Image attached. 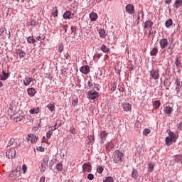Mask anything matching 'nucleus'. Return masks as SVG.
Segmentation results:
<instances>
[{"instance_id": "nucleus-1", "label": "nucleus", "mask_w": 182, "mask_h": 182, "mask_svg": "<svg viewBox=\"0 0 182 182\" xmlns=\"http://www.w3.org/2000/svg\"><path fill=\"white\" fill-rule=\"evenodd\" d=\"M176 140H177V136H176V134L170 131L168 132V136H167L165 139V143L166 146H171V144H173V143H176Z\"/></svg>"}, {"instance_id": "nucleus-2", "label": "nucleus", "mask_w": 182, "mask_h": 182, "mask_svg": "<svg viewBox=\"0 0 182 182\" xmlns=\"http://www.w3.org/2000/svg\"><path fill=\"white\" fill-rule=\"evenodd\" d=\"M22 176V173H21V166H18L16 168V170L11 172L9 175L10 180H17Z\"/></svg>"}, {"instance_id": "nucleus-3", "label": "nucleus", "mask_w": 182, "mask_h": 182, "mask_svg": "<svg viewBox=\"0 0 182 182\" xmlns=\"http://www.w3.org/2000/svg\"><path fill=\"white\" fill-rule=\"evenodd\" d=\"M112 159L114 163L118 164H121L122 161H123V153L117 150L114 152Z\"/></svg>"}, {"instance_id": "nucleus-4", "label": "nucleus", "mask_w": 182, "mask_h": 182, "mask_svg": "<svg viewBox=\"0 0 182 182\" xmlns=\"http://www.w3.org/2000/svg\"><path fill=\"white\" fill-rule=\"evenodd\" d=\"M49 161V157H46L43 159L41 162V166H40V171L41 173H45L46 171V168H48V163Z\"/></svg>"}, {"instance_id": "nucleus-5", "label": "nucleus", "mask_w": 182, "mask_h": 182, "mask_svg": "<svg viewBox=\"0 0 182 182\" xmlns=\"http://www.w3.org/2000/svg\"><path fill=\"white\" fill-rule=\"evenodd\" d=\"M173 104H166L164 105V114H171L173 113Z\"/></svg>"}, {"instance_id": "nucleus-6", "label": "nucleus", "mask_w": 182, "mask_h": 182, "mask_svg": "<svg viewBox=\"0 0 182 182\" xmlns=\"http://www.w3.org/2000/svg\"><path fill=\"white\" fill-rule=\"evenodd\" d=\"M150 76L154 80H157L160 77V71L158 69H152L150 71Z\"/></svg>"}, {"instance_id": "nucleus-7", "label": "nucleus", "mask_w": 182, "mask_h": 182, "mask_svg": "<svg viewBox=\"0 0 182 182\" xmlns=\"http://www.w3.org/2000/svg\"><path fill=\"white\" fill-rule=\"evenodd\" d=\"M26 139L27 141H30L32 144H33V143H36V141L39 140V138L35 136L33 134H28Z\"/></svg>"}, {"instance_id": "nucleus-8", "label": "nucleus", "mask_w": 182, "mask_h": 182, "mask_svg": "<svg viewBox=\"0 0 182 182\" xmlns=\"http://www.w3.org/2000/svg\"><path fill=\"white\" fill-rule=\"evenodd\" d=\"M6 156L8 159H14L16 156V151L14 148L9 149L6 152Z\"/></svg>"}, {"instance_id": "nucleus-9", "label": "nucleus", "mask_w": 182, "mask_h": 182, "mask_svg": "<svg viewBox=\"0 0 182 182\" xmlns=\"http://www.w3.org/2000/svg\"><path fill=\"white\" fill-rule=\"evenodd\" d=\"M159 45L161 49H166L168 46V40L166 38H163L159 40Z\"/></svg>"}, {"instance_id": "nucleus-10", "label": "nucleus", "mask_w": 182, "mask_h": 182, "mask_svg": "<svg viewBox=\"0 0 182 182\" xmlns=\"http://www.w3.org/2000/svg\"><path fill=\"white\" fill-rule=\"evenodd\" d=\"M88 96L89 99H91V100H95V99H97V97H99V92L95 90H90L88 92Z\"/></svg>"}, {"instance_id": "nucleus-11", "label": "nucleus", "mask_w": 182, "mask_h": 182, "mask_svg": "<svg viewBox=\"0 0 182 182\" xmlns=\"http://www.w3.org/2000/svg\"><path fill=\"white\" fill-rule=\"evenodd\" d=\"M125 9L129 15H133L134 14V6L133 4H129L128 5L126 6Z\"/></svg>"}, {"instance_id": "nucleus-12", "label": "nucleus", "mask_w": 182, "mask_h": 182, "mask_svg": "<svg viewBox=\"0 0 182 182\" xmlns=\"http://www.w3.org/2000/svg\"><path fill=\"white\" fill-rule=\"evenodd\" d=\"M32 82H33V78L29 76H26L23 80L24 86H29Z\"/></svg>"}, {"instance_id": "nucleus-13", "label": "nucleus", "mask_w": 182, "mask_h": 182, "mask_svg": "<svg viewBox=\"0 0 182 182\" xmlns=\"http://www.w3.org/2000/svg\"><path fill=\"white\" fill-rule=\"evenodd\" d=\"M80 71L83 75H87L90 72V67L89 65H84L80 68Z\"/></svg>"}, {"instance_id": "nucleus-14", "label": "nucleus", "mask_w": 182, "mask_h": 182, "mask_svg": "<svg viewBox=\"0 0 182 182\" xmlns=\"http://www.w3.org/2000/svg\"><path fill=\"white\" fill-rule=\"evenodd\" d=\"M82 170L83 171H87V173H90L92 171V165H90V163H85L82 165Z\"/></svg>"}, {"instance_id": "nucleus-15", "label": "nucleus", "mask_w": 182, "mask_h": 182, "mask_svg": "<svg viewBox=\"0 0 182 182\" xmlns=\"http://www.w3.org/2000/svg\"><path fill=\"white\" fill-rule=\"evenodd\" d=\"M75 16L74 14H72L71 11H67L63 14V18L64 19H72L73 16Z\"/></svg>"}, {"instance_id": "nucleus-16", "label": "nucleus", "mask_w": 182, "mask_h": 182, "mask_svg": "<svg viewBox=\"0 0 182 182\" xmlns=\"http://www.w3.org/2000/svg\"><path fill=\"white\" fill-rule=\"evenodd\" d=\"M154 25V23L153 21L148 20L144 23V28L149 29V28H150V29H151Z\"/></svg>"}, {"instance_id": "nucleus-17", "label": "nucleus", "mask_w": 182, "mask_h": 182, "mask_svg": "<svg viewBox=\"0 0 182 182\" xmlns=\"http://www.w3.org/2000/svg\"><path fill=\"white\" fill-rule=\"evenodd\" d=\"M107 134H108L106 132V131H102L100 132V137L101 139L102 143H105V141H106V138L107 137Z\"/></svg>"}, {"instance_id": "nucleus-18", "label": "nucleus", "mask_w": 182, "mask_h": 182, "mask_svg": "<svg viewBox=\"0 0 182 182\" xmlns=\"http://www.w3.org/2000/svg\"><path fill=\"white\" fill-rule=\"evenodd\" d=\"M27 93L28 96H31V97H33V96L36 95V90L33 87L28 88L27 90Z\"/></svg>"}, {"instance_id": "nucleus-19", "label": "nucleus", "mask_w": 182, "mask_h": 182, "mask_svg": "<svg viewBox=\"0 0 182 182\" xmlns=\"http://www.w3.org/2000/svg\"><path fill=\"white\" fill-rule=\"evenodd\" d=\"M16 55H18L20 59H22V58H25V55H26L25 51H23V50H21V49H17L16 50Z\"/></svg>"}, {"instance_id": "nucleus-20", "label": "nucleus", "mask_w": 182, "mask_h": 182, "mask_svg": "<svg viewBox=\"0 0 182 182\" xmlns=\"http://www.w3.org/2000/svg\"><path fill=\"white\" fill-rule=\"evenodd\" d=\"M3 75H0V80H6L9 77V74L6 73V71L2 70Z\"/></svg>"}, {"instance_id": "nucleus-21", "label": "nucleus", "mask_w": 182, "mask_h": 182, "mask_svg": "<svg viewBox=\"0 0 182 182\" xmlns=\"http://www.w3.org/2000/svg\"><path fill=\"white\" fill-rule=\"evenodd\" d=\"M15 140H16L15 139L11 138V139L9 140V143H8V144H7L8 147L12 146V144H14V143H16V147H19V146H21V144H18V141H15Z\"/></svg>"}, {"instance_id": "nucleus-22", "label": "nucleus", "mask_w": 182, "mask_h": 182, "mask_svg": "<svg viewBox=\"0 0 182 182\" xmlns=\"http://www.w3.org/2000/svg\"><path fill=\"white\" fill-rule=\"evenodd\" d=\"M123 110L124 112H130L132 110V105L129 103L123 104Z\"/></svg>"}, {"instance_id": "nucleus-23", "label": "nucleus", "mask_w": 182, "mask_h": 182, "mask_svg": "<svg viewBox=\"0 0 182 182\" xmlns=\"http://www.w3.org/2000/svg\"><path fill=\"white\" fill-rule=\"evenodd\" d=\"M114 147V143L110 141L105 144V149L107 150V151H109V150H112Z\"/></svg>"}, {"instance_id": "nucleus-24", "label": "nucleus", "mask_w": 182, "mask_h": 182, "mask_svg": "<svg viewBox=\"0 0 182 182\" xmlns=\"http://www.w3.org/2000/svg\"><path fill=\"white\" fill-rule=\"evenodd\" d=\"M23 119H25V117L23 115L18 114L14 117V121L16 123H18V122H22V120H23Z\"/></svg>"}, {"instance_id": "nucleus-25", "label": "nucleus", "mask_w": 182, "mask_h": 182, "mask_svg": "<svg viewBox=\"0 0 182 182\" xmlns=\"http://www.w3.org/2000/svg\"><path fill=\"white\" fill-rule=\"evenodd\" d=\"M102 52H104V53H109L110 52V48H108L107 46L105 44H102L100 48Z\"/></svg>"}, {"instance_id": "nucleus-26", "label": "nucleus", "mask_w": 182, "mask_h": 182, "mask_svg": "<svg viewBox=\"0 0 182 182\" xmlns=\"http://www.w3.org/2000/svg\"><path fill=\"white\" fill-rule=\"evenodd\" d=\"M159 53V48L157 46H155L152 50L150 52L151 56H157V54Z\"/></svg>"}, {"instance_id": "nucleus-27", "label": "nucleus", "mask_w": 182, "mask_h": 182, "mask_svg": "<svg viewBox=\"0 0 182 182\" xmlns=\"http://www.w3.org/2000/svg\"><path fill=\"white\" fill-rule=\"evenodd\" d=\"M138 16H137V25H139V21H140V18L143 19L144 18V13L143 12V10H141L138 12Z\"/></svg>"}, {"instance_id": "nucleus-28", "label": "nucleus", "mask_w": 182, "mask_h": 182, "mask_svg": "<svg viewBox=\"0 0 182 182\" xmlns=\"http://www.w3.org/2000/svg\"><path fill=\"white\" fill-rule=\"evenodd\" d=\"M90 18L92 21H95L97 20V14L92 12L90 14Z\"/></svg>"}, {"instance_id": "nucleus-29", "label": "nucleus", "mask_w": 182, "mask_h": 182, "mask_svg": "<svg viewBox=\"0 0 182 182\" xmlns=\"http://www.w3.org/2000/svg\"><path fill=\"white\" fill-rule=\"evenodd\" d=\"M99 35L102 39H105V38H106V31H105V29H100Z\"/></svg>"}, {"instance_id": "nucleus-30", "label": "nucleus", "mask_w": 182, "mask_h": 182, "mask_svg": "<svg viewBox=\"0 0 182 182\" xmlns=\"http://www.w3.org/2000/svg\"><path fill=\"white\" fill-rule=\"evenodd\" d=\"M29 112L31 114H38V113L40 112V109L39 107H36L30 109Z\"/></svg>"}, {"instance_id": "nucleus-31", "label": "nucleus", "mask_w": 182, "mask_h": 182, "mask_svg": "<svg viewBox=\"0 0 182 182\" xmlns=\"http://www.w3.org/2000/svg\"><path fill=\"white\" fill-rule=\"evenodd\" d=\"M7 113H8V117L9 119H12V117H14V116L15 114H14V109H12V108H9Z\"/></svg>"}, {"instance_id": "nucleus-32", "label": "nucleus", "mask_w": 182, "mask_h": 182, "mask_svg": "<svg viewBox=\"0 0 182 182\" xmlns=\"http://www.w3.org/2000/svg\"><path fill=\"white\" fill-rule=\"evenodd\" d=\"M174 6L176 8V9H178L180 6H182V0H176L174 3Z\"/></svg>"}, {"instance_id": "nucleus-33", "label": "nucleus", "mask_w": 182, "mask_h": 182, "mask_svg": "<svg viewBox=\"0 0 182 182\" xmlns=\"http://www.w3.org/2000/svg\"><path fill=\"white\" fill-rule=\"evenodd\" d=\"M47 107L50 112H55V103L52 102L47 105Z\"/></svg>"}, {"instance_id": "nucleus-34", "label": "nucleus", "mask_w": 182, "mask_h": 182, "mask_svg": "<svg viewBox=\"0 0 182 182\" xmlns=\"http://www.w3.org/2000/svg\"><path fill=\"white\" fill-rule=\"evenodd\" d=\"M161 105V103H160V102L159 100L154 102V103H153L154 109H155V110H157V109H159V107H160Z\"/></svg>"}, {"instance_id": "nucleus-35", "label": "nucleus", "mask_w": 182, "mask_h": 182, "mask_svg": "<svg viewBox=\"0 0 182 182\" xmlns=\"http://www.w3.org/2000/svg\"><path fill=\"white\" fill-rule=\"evenodd\" d=\"M117 87V83L114 82V83H111L109 86V88L110 89V90L112 92H114V90H116V87Z\"/></svg>"}, {"instance_id": "nucleus-36", "label": "nucleus", "mask_w": 182, "mask_h": 182, "mask_svg": "<svg viewBox=\"0 0 182 182\" xmlns=\"http://www.w3.org/2000/svg\"><path fill=\"white\" fill-rule=\"evenodd\" d=\"M171 25H173V19H171V18L168 19L165 22V26H166V28H170V26H171Z\"/></svg>"}, {"instance_id": "nucleus-37", "label": "nucleus", "mask_w": 182, "mask_h": 182, "mask_svg": "<svg viewBox=\"0 0 182 182\" xmlns=\"http://www.w3.org/2000/svg\"><path fill=\"white\" fill-rule=\"evenodd\" d=\"M58 6H55L53 9V11L51 13V14L53 15V16H54V18H56V16H58Z\"/></svg>"}, {"instance_id": "nucleus-38", "label": "nucleus", "mask_w": 182, "mask_h": 182, "mask_svg": "<svg viewBox=\"0 0 182 182\" xmlns=\"http://www.w3.org/2000/svg\"><path fill=\"white\" fill-rule=\"evenodd\" d=\"M153 170H154V164L149 163L148 166V171L152 173Z\"/></svg>"}, {"instance_id": "nucleus-39", "label": "nucleus", "mask_w": 182, "mask_h": 182, "mask_svg": "<svg viewBox=\"0 0 182 182\" xmlns=\"http://www.w3.org/2000/svg\"><path fill=\"white\" fill-rule=\"evenodd\" d=\"M175 65L176 68H180V66H181V60L178 59V58H176Z\"/></svg>"}, {"instance_id": "nucleus-40", "label": "nucleus", "mask_w": 182, "mask_h": 182, "mask_svg": "<svg viewBox=\"0 0 182 182\" xmlns=\"http://www.w3.org/2000/svg\"><path fill=\"white\" fill-rule=\"evenodd\" d=\"M28 43H35L36 42V40L33 39V37L30 36L27 38Z\"/></svg>"}, {"instance_id": "nucleus-41", "label": "nucleus", "mask_w": 182, "mask_h": 182, "mask_svg": "<svg viewBox=\"0 0 182 182\" xmlns=\"http://www.w3.org/2000/svg\"><path fill=\"white\" fill-rule=\"evenodd\" d=\"M55 127H60L62 126V120L61 119H57L55 124Z\"/></svg>"}, {"instance_id": "nucleus-42", "label": "nucleus", "mask_w": 182, "mask_h": 182, "mask_svg": "<svg viewBox=\"0 0 182 182\" xmlns=\"http://www.w3.org/2000/svg\"><path fill=\"white\" fill-rule=\"evenodd\" d=\"M181 159H182L181 155H176V156H175L174 161H176V163H178V161H180V160H181Z\"/></svg>"}, {"instance_id": "nucleus-43", "label": "nucleus", "mask_w": 182, "mask_h": 182, "mask_svg": "<svg viewBox=\"0 0 182 182\" xmlns=\"http://www.w3.org/2000/svg\"><path fill=\"white\" fill-rule=\"evenodd\" d=\"M21 170L23 171V174H26V171L28 170V166H26V164H23L22 166Z\"/></svg>"}, {"instance_id": "nucleus-44", "label": "nucleus", "mask_w": 182, "mask_h": 182, "mask_svg": "<svg viewBox=\"0 0 182 182\" xmlns=\"http://www.w3.org/2000/svg\"><path fill=\"white\" fill-rule=\"evenodd\" d=\"M56 169L58 171H62L63 170V166H62V164H58L56 166Z\"/></svg>"}, {"instance_id": "nucleus-45", "label": "nucleus", "mask_w": 182, "mask_h": 182, "mask_svg": "<svg viewBox=\"0 0 182 182\" xmlns=\"http://www.w3.org/2000/svg\"><path fill=\"white\" fill-rule=\"evenodd\" d=\"M103 170L104 168L101 166H98L97 167V173H99L100 174H102L103 173Z\"/></svg>"}, {"instance_id": "nucleus-46", "label": "nucleus", "mask_w": 182, "mask_h": 182, "mask_svg": "<svg viewBox=\"0 0 182 182\" xmlns=\"http://www.w3.org/2000/svg\"><path fill=\"white\" fill-rule=\"evenodd\" d=\"M151 132V131H150V129H144L143 134H144V136H147L148 134H150Z\"/></svg>"}, {"instance_id": "nucleus-47", "label": "nucleus", "mask_w": 182, "mask_h": 182, "mask_svg": "<svg viewBox=\"0 0 182 182\" xmlns=\"http://www.w3.org/2000/svg\"><path fill=\"white\" fill-rule=\"evenodd\" d=\"M69 132L71 134H75L76 133V129L74 127H70Z\"/></svg>"}, {"instance_id": "nucleus-48", "label": "nucleus", "mask_w": 182, "mask_h": 182, "mask_svg": "<svg viewBox=\"0 0 182 182\" xmlns=\"http://www.w3.org/2000/svg\"><path fill=\"white\" fill-rule=\"evenodd\" d=\"M104 182H113V178L110 176H108L104 180Z\"/></svg>"}, {"instance_id": "nucleus-49", "label": "nucleus", "mask_w": 182, "mask_h": 182, "mask_svg": "<svg viewBox=\"0 0 182 182\" xmlns=\"http://www.w3.org/2000/svg\"><path fill=\"white\" fill-rule=\"evenodd\" d=\"M52 134H53L52 131H48V132H47V134H46V138H47L48 139H50Z\"/></svg>"}, {"instance_id": "nucleus-50", "label": "nucleus", "mask_w": 182, "mask_h": 182, "mask_svg": "<svg viewBox=\"0 0 182 182\" xmlns=\"http://www.w3.org/2000/svg\"><path fill=\"white\" fill-rule=\"evenodd\" d=\"M136 176H137V170L133 169L132 173V177H136Z\"/></svg>"}, {"instance_id": "nucleus-51", "label": "nucleus", "mask_w": 182, "mask_h": 182, "mask_svg": "<svg viewBox=\"0 0 182 182\" xmlns=\"http://www.w3.org/2000/svg\"><path fill=\"white\" fill-rule=\"evenodd\" d=\"M87 178H88V180H93V178H95V175H93L92 173H89L87 175Z\"/></svg>"}, {"instance_id": "nucleus-52", "label": "nucleus", "mask_w": 182, "mask_h": 182, "mask_svg": "<svg viewBox=\"0 0 182 182\" xmlns=\"http://www.w3.org/2000/svg\"><path fill=\"white\" fill-rule=\"evenodd\" d=\"M100 56H101L100 54H95V55H94V59H95V60H99V59H100Z\"/></svg>"}, {"instance_id": "nucleus-53", "label": "nucleus", "mask_w": 182, "mask_h": 182, "mask_svg": "<svg viewBox=\"0 0 182 182\" xmlns=\"http://www.w3.org/2000/svg\"><path fill=\"white\" fill-rule=\"evenodd\" d=\"M61 28L64 29L65 33L68 32V25H61Z\"/></svg>"}, {"instance_id": "nucleus-54", "label": "nucleus", "mask_w": 182, "mask_h": 182, "mask_svg": "<svg viewBox=\"0 0 182 182\" xmlns=\"http://www.w3.org/2000/svg\"><path fill=\"white\" fill-rule=\"evenodd\" d=\"M88 139L90 140V143H92V141H95V138L92 136H89Z\"/></svg>"}, {"instance_id": "nucleus-55", "label": "nucleus", "mask_w": 182, "mask_h": 182, "mask_svg": "<svg viewBox=\"0 0 182 182\" xmlns=\"http://www.w3.org/2000/svg\"><path fill=\"white\" fill-rule=\"evenodd\" d=\"M64 57H65V59H67V60L70 59V55H69V53H67L66 54H65Z\"/></svg>"}, {"instance_id": "nucleus-56", "label": "nucleus", "mask_w": 182, "mask_h": 182, "mask_svg": "<svg viewBox=\"0 0 182 182\" xmlns=\"http://www.w3.org/2000/svg\"><path fill=\"white\" fill-rule=\"evenodd\" d=\"M71 32H72V33H75V32H76V27L72 26L71 27Z\"/></svg>"}, {"instance_id": "nucleus-57", "label": "nucleus", "mask_w": 182, "mask_h": 182, "mask_svg": "<svg viewBox=\"0 0 182 182\" xmlns=\"http://www.w3.org/2000/svg\"><path fill=\"white\" fill-rule=\"evenodd\" d=\"M168 50H170L169 55L170 56H171V55H173V48L171 46H169Z\"/></svg>"}, {"instance_id": "nucleus-58", "label": "nucleus", "mask_w": 182, "mask_h": 182, "mask_svg": "<svg viewBox=\"0 0 182 182\" xmlns=\"http://www.w3.org/2000/svg\"><path fill=\"white\" fill-rule=\"evenodd\" d=\"M172 1L173 0H165V4H166V5H170Z\"/></svg>"}, {"instance_id": "nucleus-59", "label": "nucleus", "mask_w": 182, "mask_h": 182, "mask_svg": "<svg viewBox=\"0 0 182 182\" xmlns=\"http://www.w3.org/2000/svg\"><path fill=\"white\" fill-rule=\"evenodd\" d=\"M15 1L19 2V0H9V2L11 5H14V2H15Z\"/></svg>"}, {"instance_id": "nucleus-60", "label": "nucleus", "mask_w": 182, "mask_h": 182, "mask_svg": "<svg viewBox=\"0 0 182 182\" xmlns=\"http://www.w3.org/2000/svg\"><path fill=\"white\" fill-rule=\"evenodd\" d=\"M87 86L89 87H92L93 86V83H92V81H88L87 82Z\"/></svg>"}, {"instance_id": "nucleus-61", "label": "nucleus", "mask_w": 182, "mask_h": 182, "mask_svg": "<svg viewBox=\"0 0 182 182\" xmlns=\"http://www.w3.org/2000/svg\"><path fill=\"white\" fill-rule=\"evenodd\" d=\"M59 52H63V46H60L58 48Z\"/></svg>"}, {"instance_id": "nucleus-62", "label": "nucleus", "mask_w": 182, "mask_h": 182, "mask_svg": "<svg viewBox=\"0 0 182 182\" xmlns=\"http://www.w3.org/2000/svg\"><path fill=\"white\" fill-rule=\"evenodd\" d=\"M58 129L57 127H55V125L53 127H51V130H50V132H55V130H56Z\"/></svg>"}, {"instance_id": "nucleus-63", "label": "nucleus", "mask_w": 182, "mask_h": 182, "mask_svg": "<svg viewBox=\"0 0 182 182\" xmlns=\"http://www.w3.org/2000/svg\"><path fill=\"white\" fill-rule=\"evenodd\" d=\"M45 180H46L45 176H43V177H41V179H40V181H39V182H45Z\"/></svg>"}, {"instance_id": "nucleus-64", "label": "nucleus", "mask_w": 182, "mask_h": 182, "mask_svg": "<svg viewBox=\"0 0 182 182\" xmlns=\"http://www.w3.org/2000/svg\"><path fill=\"white\" fill-rule=\"evenodd\" d=\"M178 129H180V130H182V124H179L178 125Z\"/></svg>"}]
</instances>
